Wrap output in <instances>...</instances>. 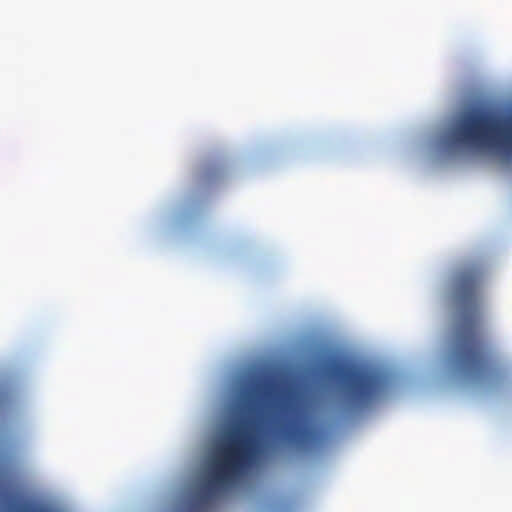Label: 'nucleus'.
Returning a JSON list of instances; mask_svg holds the SVG:
<instances>
[{"label":"nucleus","instance_id":"1","mask_svg":"<svg viewBox=\"0 0 512 512\" xmlns=\"http://www.w3.org/2000/svg\"><path fill=\"white\" fill-rule=\"evenodd\" d=\"M263 383L242 392V407L247 414L236 417L223 433L216 448L207 478L189 500L185 512H209L216 494L240 475L258 457L262 438L299 444L307 436L306 414L294 390L282 394L271 415L256 414L249 406L253 392H260Z\"/></svg>","mask_w":512,"mask_h":512},{"label":"nucleus","instance_id":"2","mask_svg":"<svg viewBox=\"0 0 512 512\" xmlns=\"http://www.w3.org/2000/svg\"><path fill=\"white\" fill-rule=\"evenodd\" d=\"M484 269L478 263L461 267L453 276L449 300L455 309L453 367L460 375L489 385L501 383L503 368L481 336V288Z\"/></svg>","mask_w":512,"mask_h":512},{"label":"nucleus","instance_id":"3","mask_svg":"<svg viewBox=\"0 0 512 512\" xmlns=\"http://www.w3.org/2000/svg\"><path fill=\"white\" fill-rule=\"evenodd\" d=\"M448 139L454 147L512 158V118L504 121L491 113L473 110L456 122Z\"/></svg>","mask_w":512,"mask_h":512},{"label":"nucleus","instance_id":"4","mask_svg":"<svg viewBox=\"0 0 512 512\" xmlns=\"http://www.w3.org/2000/svg\"><path fill=\"white\" fill-rule=\"evenodd\" d=\"M330 375L341 380L344 399L352 407L368 404L383 384L381 375L376 372L336 363L330 367Z\"/></svg>","mask_w":512,"mask_h":512}]
</instances>
